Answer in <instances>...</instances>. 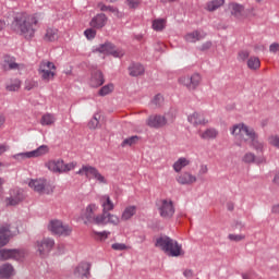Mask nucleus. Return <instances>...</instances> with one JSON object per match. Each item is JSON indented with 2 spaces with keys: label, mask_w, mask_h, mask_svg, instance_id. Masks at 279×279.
Listing matches in <instances>:
<instances>
[{
  "label": "nucleus",
  "mask_w": 279,
  "mask_h": 279,
  "mask_svg": "<svg viewBox=\"0 0 279 279\" xmlns=\"http://www.w3.org/2000/svg\"><path fill=\"white\" fill-rule=\"evenodd\" d=\"M38 25V19L25 12L16 13L13 16L11 23V29L25 38V40H32L36 36V26Z\"/></svg>",
  "instance_id": "obj_1"
},
{
  "label": "nucleus",
  "mask_w": 279,
  "mask_h": 279,
  "mask_svg": "<svg viewBox=\"0 0 279 279\" xmlns=\"http://www.w3.org/2000/svg\"><path fill=\"white\" fill-rule=\"evenodd\" d=\"M155 247L165 252L167 256L172 258H178L179 256H184V250H182V244L178 243L177 240L171 239L168 235H160L156 239Z\"/></svg>",
  "instance_id": "obj_2"
},
{
  "label": "nucleus",
  "mask_w": 279,
  "mask_h": 279,
  "mask_svg": "<svg viewBox=\"0 0 279 279\" xmlns=\"http://www.w3.org/2000/svg\"><path fill=\"white\" fill-rule=\"evenodd\" d=\"M99 207L95 204H89L85 213L83 215L84 223H95L96 226H108V221H106L105 216L102 214L96 215Z\"/></svg>",
  "instance_id": "obj_3"
},
{
  "label": "nucleus",
  "mask_w": 279,
  "mask_h": 279,
  "mask_svg": "<svg viewBox=\"0 0 279 279\" xmlns=\"http://www.w3.org/2000/svg\"><path fill=\"white\" fill-rule=\"evenodd\" d=\"M101 206H102V217H105L107 223L112 226H119L121 223V218L117 215L110 214V210H114V203L110 199V196H101Z\"/></svg>",
  "instance_id": "obj_4"
},
{
  "label": "nucleus",
  "mask_w": 279,
  "mask_h": 279,
  "mask_svg": "<svg viewBox=\"0 0 279 279\" xmlns=\"http://www.w3.org/2000/svg\"><path fill=\"white\" fill-rule=\"evenodd\" d=\"M46 167L49 171H52V173H69V171H73V169L77 167V162L64 163V160L57 159L48 161Z\"/></svg>",
  "instance_id": "obj_5"
},
{
  "label": "nucleus",
  "mask_w": 279,
  "mask_h": 279,
  "mask_svg": "<svg viewBox=\"0 0 279 279\" xmlns=\"http://www.w3.org/2000/svg\"><path fill=\"white\" fill-rule=\"evenodd\" d=\"M56 245V241L51 238H44L41 240H38L35 244L36 252L41 258H47L49 254L51 253V250H53Z\"/></svg>",
  "instance_id": "obj_6"
},
{
  "label": "nucleus",
  "mask_w": 279,
  "mask_h": 279,
  "mask_svg": "<svg viewBox=\"0 0 279 279\" xmlns=\"http://www.w3.org/2000/svg\"><path fill=\"white\" fill-rule=\"evenodd\" d=\"M45 154H49V146L41 145L35 150L26 151V153H20L12 156L14 160H27V158H40V156H45Z\"/></svg>",
  "instance_id": "obj_7"
},
{
  "label": "nucleus",
  "mask_w": 279,
  "mask_h": 279,
  "mask_svg": "<svg viewBox=\"0 0 279 279\" xmlns=\"http://www.w3.org/2000/svg\"><path fill=\"white\" fill-rule=\"evenodd\" d=\"M38 71L43 82H51L56 77V72H53L56 71V64L51 61H43Z\"/></svg>",
  "instance_id": "obj_8"
},
{
  "label": "nucleus",
  "mask_w": 279,
  "mask_h": 279,
  "mask_svg": "<svg viewBox=\"0 0 279 279\" xmlns=\"http://www.w3.org/2000/svg\"><path fill=\"white\" fill-rule=\"evenodd\" d=\"M77 175H86V178H94L99 184H108L106 177L99 173V170L93 166H83L77 172Z\"/></svg>",
  "instance_id": "obj_9"
},
{
  "label": "nucleus",
  "mask_w": 279,
  "mask_h": 279,
  "mask_svg": "<svg viewBox=\"0 0 279 279\" xmlns=\"http://www.w3.org/2000/svg\"><path fill=\"white\" fill-rule=\"evenodd\" d=\"M231 134L239 141H244V143H247V137L254 136V129H250L245 124H235L231 129Z\"/></svg>",
  "instance_id": "obj_10"
},
{
  "label": "nucleus",
  "mask_w": 279,
  "mask_h": 279,
  "mask_svg": "<svg viewBox=\"0 0 279 279\" xmlns=\"http://www.w3.org/2000/svg\"><path fill=\"white\" fill-rule=\"evenodd\" d=\"M48 229L52 234H58L59 236H69L73 232V229L69 225H64L60 220H51Z\"/></svg>",
  "instance_id": "obj_11"
},
{
  "label": "nucleus",
  "mask_w": 279,
  "mask_h": 279,
  "mask_svg": "<svg viewBox=\"0 0 279 279\" xmlns=\"http://www.w3.org/2000/svg\"><path fill=\"white\" fill-rule=\"evenodd\" d=\"M158 210L162 219H171L175 215V207L173 201L161 199L158 204Z\"/></svg>",
  "instance_id": "obj_12"
},
{
  "label": "nucleus",
  "mask_w": 279,
  "mask_h": 279,
  "mask_svg": "<svg viewBox=\"0 0 279 279\" xmlns=\"http://www.w3.org/2000/svg\"><path fill=\"white\" fill-rule=\"evenodd\" d=\"M98 53H106L107 56H113V58H123L124 52L122 50L117 49V47L109 41L101 44L98 48H96Z\"/></svg>",
  "instance_id": "obj_13"
},
{
  "label": "nucleus",
  "mask_w": 279,
  "mask_h": 279,
  "mask_svg": "<svg viewBox=\"0 0 279 279\" xmlns=\"http://www.w3.org/2000/svg\"><path fill=\"white\" fill-rule=\"evenodd\" d=\"M180 84L186 86L189 90H195L202 84V75L194 73L192 76H183L179 78Z\"/></svg>",
  "instance_id": "obj_14"
},
{
  "label": "nucleus",
  "mask_w": 279,
  "mask_h": 279,
  "mask_svg": "<svg viewBox=\"0 0 279 279\" xmlns=\"http://www.w3.org/2000/svg\"><path fill=\"white\" fill-rule=\"evenodd\" d=\"M178 184L183 186H191V184H195L197 182V177L193 175V173L189 171H184L177 175L175 178Z\"/></svg>",
  "instance_id": "obj_15"
},
{
  "label": "nucleus",
  "mask_w": 279,
  "mask_h": 279,
  "mask_svg": "<svg viewBox=\"0 0 279 279\" xmlns=\"http://www.w3.org/2000/svg\"><path fill=\"white\" fill-rule=\"evenodd\" d=\"M10 258L13 260H21V258H23V253L19 250H0V260H10Z\"/></svg>",
  "instance_id": "obj_16"
},
{
  "label": "nucleus",
  "mask_w": 279,
  "mask_h": 279,
  "mask_svg": "<svg viewBox=\"0 0 279 279\" xmlns=\"http://www.w3.org/2000/svg\"><path fill=\"white\" fill-rule=\"evenodd\" d=\"M74 276L81 279L90 278V263L83 262L74 270Z\"/></svg>",
  "instance_id": "obj_17"
},
{
  "label": "nucleus",
  "mask_w": 279,
  "mask_h": 279,
  "mask_svg": "<svg viewBox=\"0 0 279 279\" xmlns=\"http://www.w3.org/2000/svg\"><path fill=\"white\" fill-rule=\"evenodd\" d=\"M229 12L231 16L241 21L243 16H245V7L243 4H239L236 2L229 3Z\"/></svg>",
  "instance_id": "obj_18"
},
{
  "label": "nucleus",
  "mask_w": 279,
  "mask_h": 279,
  "mask_svg": "<svg viewBox=\"0 0 279 279\" xmlns=\"http://www.w3.org/2000/svg\"><path fill=\"white\" fill-rule=\"evenodd\" d=\"M23 201V192L21 190H11L10 197L5 199L7 206H19Z\"/></svg>",
  "instance_id": "obj_19"
},
{
  "label": "nucleus",
  "mask_w": 279,
  "mask_h": 279,
  "mask_svg": "<svg viewBox=\"0 0 279 279\" xmlns=\"http://www.w3.org/2000/svg\"><path fill=\"white\" fill-rule=\"evenodd\" d=\"M147 125L149 128H165L167 125V118L165 116H149L147 119Z\"/></svg>",
  "instance_id": "obj_20"
},
{
  "label": "nucleus",
  "mask_w": 279,
  "mask_h": 279,
  "mask_svg": "<svg viewBox=\"0 0 279 279\" xmlns=\"http://www.w3.org/2000/svg\"><path fill=\"white\" fill-rule=\"evenodd\" d=\"M1 66L3 71H19L21 65L16 63L14 57L4 56Z\"/></svg>",
  "instance_id": "obj_21"
},
{
  "label": "nucleus",
  "mask_w": 279,
  "mask_h": 279,
  "mask_svg": "<svg viewBox=\"0 0 279 279\" xmlns=\"http://www.w3.org/2000/svg\"><path fill=\"white\" fill-rule=\"evenodd\" d=\"M108 23V16L104 13H98L96 16H94L90 21V26L95 29H101L106 27V24Z\"/></svg>",
  "instance_id": "obj_22"
},
{
  "label": "nucleus",
  "mask_w": 279,
  "mask_h": 279,
  "mask_svg": "<svg viewBox=\"0 0 279 279\" xmlns=\"http://www.w3.org/2000/svg\"><path fill=\"white\" fill-rule=\"evenodd\" d=\"M104 82L106 81L104 80V73H101V71L96 70L92 73L89 81L92 88H99V86H104Z\"/></svg>",
  "instance_id": "obj_23"
},
{
  "label": "nucleus",
  "mask_w": 279,
  "mask_h": 279,
  "mask_svg": "<svg viewBox=\"0 0 279 279\" xmlns=\"http://www.w3.org/2000/svg\"><path fill=\"white\" fill-rule=\"evenodd\" d=\"M10 236H12L10 226L0 227V247H3L10 243Z\"/></svg>",
  "instance_id": "obj_24"
},
{
  "label": "nucleus",
  "mask_w": 279,
  "mask_h": 279,
  "mask_svg": "<svg viewBox=\"0 0 279 279\" xmlns=\"http://www.w3.org/2000/svg\"><path fill=\"white\" fill-rule=\"evenodd\" d=\"M28 186L31 189H33L34 191H36L37 193H49L47 192V190L45 189V186H47V181L46 180H32L28 183Z\"/></svg>",
  "instance_id": "obj_25"
},
{
  "label": "nucleus",
  "mask_w": 279,
  "mask_h": 279,
  "mask_svg": "<svg viewBox=\"0 0 279 279\" xmlns=\"http://www.w3.org/2000/svg\"><path fill=\"white\" fill-rule=\"evenodd\" d=\"M184 38L186 43H197V40H204V38H206V33L202 31H194L192 33H187Z\"/></svg>",
  "instance_id": "obj_26"
},
{
  "label": "nucleus",
  "mask_w": 279,
  "mask_h": 279,
  "mask_svg": "<svg viewBox=\"0 0 279 279\" xmlns=\"http://www.w3.org/2000/svg\"><path fill=\"white\" fill-rule=\"evenodd\" d=\"M242 161H244L245 165H252L253 162L255 165H263V162H265V157H256L253 153H246L243 156Z\"/></svg>",
  "instance_id": "obj_27"
},
{
  "label": "nucleus",
  "mask_w": 279,
  "mask_h": 279,
  "mask_svg": "<svg viewBox=\"0 0 279 279\" xmlns=\"http://www.w3.org/2000/svg\"><path fill=\"white\" fill-rule=\"evenodd\" d=\"M187 121L192 123V125H206L208 121L204 118V114L199 112H194L191 116H189Z\"/></svg>",
  "instance_id": "obj_28"
},
{
  "label": "nucleus",
  "mask_w": 279,
  "mask_h": 279,
  "mask_svg": "<svg viewBox=\"0 0 279 279\" xmlns=\"http://www.w3.org/2000/svg\"><path fill=\"white\" fill-rule=\"evenodd\" d=\"M144 73L145 66L141 63H132L129 66V75H131V77H138V75H144Z\"/></svg>",
  "instance_id": "obj_29"
},
{
  "label": "nucleus",
  "mask_w": 279,
  "mask_h": 279,
  "mask_svg": "<svg viewBox=\"0 0 279 279\" xmlns=\"http://www.w3.org/2000/svg\"><path fill=\"white\" fill-rule=\"evenodd\" d=\"M134 215H136V206H128L122 211L120 221H130V219H132Z\"/></svg>",
  "instance_id": "obj_30"
},
{
  "label": "nucleus",
  "mask_w": 279,
  "mask_h": 279,
  "mask_svg": "<svg viewBox=\"0 0 279 279\" xmlns=\"http://www.w3.org/2000/svg\"><path fill=\"white\" fill-rule=\"evenodd\" d=\"M252 147L256 149V151L263 153V143L258 142V136L256 135V132L253 130V136L247 137V142Z\"/></svg>",
  "instance_id": "obj_31"
},
{
  "label": "nucleus",
  "mask_w": 279,
  "mask_h": 279,
  "mask_svg": "<svg viewBox=\"0 0 279 279\" xmlns=\"http://www.w3.org/2000/svg\"><path fill=\"white\" fill-rule=\"evenodd\" d=\"M189 165H191V160L186 157H181L173 163V169L177 173H180L184 167H189Z\"/></svg>",
  "instance_id": "obj_32"
},
{
  "label": "nucleus",
  "mask_w": 279,
  "mask_h": 279,
  "mask_svg": "<svg viewBox=\"0 0 279 279\" xmlns=\"http://www.w3.org/2000/svg\"><path fill=\"white\" fill-rule=\"evenodd\" d=\"M0 276L2 278H12L14 276V267L11 264H4L0 267Z\"/></svg>",
  "instance_id": "obj_33"
},
{
  "label": "nucleus",
  "mask_w": 279,
  "mask_h": 279,
  "mask_svg": "<svg viewBox=\"0 0 279 279\" xmlns=\"http://www.w3.org/2000/svg\"><path fill=\"white\" fill-rule=\"evenodd\" d=\"M44 39L47 43H53L54 40H58V29L47 28Z\"/></svg>",
  "instance_id": "obj_34"
},
{
  "label": "nucleus",
  "mask_w": 279,
  "mask_h": 279,
  "mask_svg": "<svg viewBox=\"0 0 279 279\" xmlns=\"http://www.w3.org/2000/svg\"><path fill=\"white\" fill-rule=\"evenodd\" d=\"M98 8H100L101 12H111L112 14H114V16L121 17V12H119V9L112 7V5H106L104 3H99Z\"/></svg>",
  "instance_id": "obj_35"
},
{
  "label": "nucleus",
  "mask_w": 279,
  "mask_h": 279,
  "mask_svg": "<svg viewBox=\"0 0 279 279\" xmlns=\"http://www.w3.org/2000/svg\"><path fill=\"white\" fill-rule=\"evenodd\" d=\"M219 136V131L216 129H207L205 132L201 134V138L205 141H209L210 138H217Z\"/></svg>",
  "instance_id": "obj_36"
},
{
  "label": "nucleus",
  "mask_w": 279,
  "mask_h": 279,
  "mask_svg": "<svg viewBox=\"0 0 279 279\" xmlns=\"http://www.w3.org/2000/svg\"><path fill=\"white\" fill-rule=\"evenodd\" d=\"M247 66L252 71H256V69H260V59H258V57H251L247 60Z\"/></svg>",
  "instance_id": "obj_37"
},
{
  "label": "nucleus",
  "mask_w": 279,
  "mask_h": 279,
  "mask_svg": "<svg viewBox=\"0 0 279 279\" xmlns=\"http://www.w3.org/2000/svg\"><path fill=\"white\" fill-rule=\"evenodd\" d=\"M226 3V0H213L207 3V10L209 12H215V10H218V8H221Z\"/></svg>",
  "instance_id": "obj_38"
},
{
  "label": "nucleus",
  "mask_w": 279,
  "mask_h": 279,
  "mask_svg": "<svg viewBox=\"0 0 279 279\" xmlns=\"http://www.w3.org/2000/svg\"><path fill=\"white\" fill-rule=\"evenodd\" d=\"M138 141H141V137H138V135H133L131 137L125 138L122 142L121 147H132V145H136Z\"/></svg>",
  "instance_id": "obj_39"
},
{
  "label": "nucleus",
  "mask_w": 279,
  "mask_h": 279,
  "mask_svg": "<svg viewBox=\"0 0 279 279\" xmlns=\"http://www.w3.org/2000/svg\"><path fill=\"white\" fill-rule=\"evenodd\" d=\"M41 125H53L56 123V118L51 113H46L41 117Z\"/></svg>",
  "instance_id": "obj_40"
},
{
  "label": "nucleus",
  "mask_w": 279,
  "mask_h": 279,
  "mask_svg": "<svg viewBox=\"0 0 279 279\" xmlns=\"http://www.w3.org/2000/svg\"><path fill=\"white\" fill-rule=\"evenodd\" d=\"M113 90H114V85L108 84V85L102 86L99 89L98 95L100 97H106V95H110V93H112Z\"/></svg>",
  "instance_id": "obj_41"
},
{
  "label": "nucleus",
  "mask_w": 279,
  "mask_h": 279,
  "mask_svg": "<svg viewBox=\"0 0 279 279\" xmlns=\"http://www.w3.org/2000/svg\"><path fill=\"white\" fill-rule=\"evenodd\" d=\"M165 23L166 21L162 19L155 20L153 22V29H155V32H162V29H165Z\"/></svg>",
  "instance_id": "obj_42"
},
{
  "label": "nucleus",
  "mask_w": 279,
  "mask_h": 279,
  "mask_svg": "<svg viewBox=\"0 0 279 279\" xmlns=\"http://www.w3.org/2000/svg\"><path fill=\"white\" fill-rule=\"evenodd\" d=\"M89 130H97L99 128V114L95 113L93 119L88 122Z\"/></svg>",
  "instance_id": "obj_43"
},
{
  "label": "nucleus",
  "mask_w": 279,
  "mask_h": 279,
  "mask_svg": "<svg viewBox=\"0 0 279 279\" xmlns=\"http://www.w3.org/2000/svg\"><path fill=\"white\" fill-rule=\"evenodd\" d=\"M21 88V81L14 80L10 85H7V90L14 93Z\"/></svg>",
  "instance_id": "obj_44"
},
{
  "label": "nucleus",
  "mask_w": 279,
  "mask_h": 279,
  "mask_svg": "<svg viewBox=\"0 0 279 279\" xmlns=\"http://www.w3.org/2000/svg\"><path fill=\"white\" fill-rule=\"evenodd\" d=\"M165 101V98L162 97V95L158 94L154 97L151 104L153 106H155L156 108H160V106H162Z\"/></svg>",
  "instance_id": "obj_45"
},
{
  "label": "nucleus",
  "mask_w": 279,
  "mask_h": 279,
  "mask_svg": "<svg viewBox=\"0 0 279 279\" xmlns=\"http://www.w3.org/2000/svg\"><path fill=\"white\" fill-rule=\"evenodd\" d=\"M110 234V232H97L94 231V236L97 241H106V239H108V235Z\"/></svg>",
  "instance_id": "obj_46"
},
{
  "label": "nucleus",
  "mask_w": 279,
  "mask_h": 279,
  "mask_svg": "<svg viewBox=\"0 0 279 279\" xmlns=\"http://www.w3.org/2000/svg\"><path fill=\"white\" fill-rule=\"evenodd\" d=\"M229 241H234L235 243H239L240 241H245L244 234H229L228 235Z\"/></svg>",
  "instance_id": "obj_47"
},
{
  "label": "nucleus",
  "mask_w": 279,
  "mask_h": 279,
  "mask_svg": "<svg viewBox=\"0 0 279 279\" xmlns=\"http://www.w3.org/2000/svg\"><path fill=\"white\" fill-rule=\"evenodd\" d=\"M87 40H93V38H95V36H97V31H95L94 28H87L84 32Z\"/></svg>",
  "instance_id": "obj_48"
},
{
  "label": "nucleus",
  "mask_w": 279,
  "mask_h": 279,
  "mask_svg": "<svg viewBox=\"0 0 279 279\" xmlns=\"http://www.w3.org/2000/svg\"><path fill=\"white\" fill-rule=\"evenodd\" d=\"M247 58H250V51L247 50H241L238 54V60H240L241 62H245Z\"/></svg>",
  "instance_id": "obj_49"
},
{
  "label": "nucleus",
  "mask_w": 279,
  "mask_h": 279,
  "mask_svg": "<svg viewBox=\"0 0 279 279\" xmlns=\"http://www.w3.org/2000/svg\"><path fill=\"white\" fill-rule=\"evenodd\" d=\"M269 144L272 145V147H277L279 149V136L278 135H272L268 138Z\"/></svg>",
  "instance_id": "obj_50"
},
{
  "label": "nucleus",
  "mask_w": 279,
  "mask_h": 279,
  "mask_svg": "<svg viewBox=\"0 0 279 279\" xmlns=\"http://www.w3.org/2000/svg\"><path fill=\"white\" fill-rule=\"evenodd\" d=\"M112 250H116L117 252H123V250H128V245L123 243H114L111 245Z\"/></svg>",
  "instance_id": "obj_51"
},
{
  "label": "nucleus",
  "mask_w": 279,
  "mask_h": 279,
  "mask_svg": "<svg viewBox=\"0 0 279 279\" xmlns=\"http://www.w3.org/2000/svg\"><path fill=\"white\" fill-rule=\"evenodd\" d=\"M128 5L132 10H136V8L141 5V0H128Z\"/></svg>",
  "instance_id": "obj_52"
},
{
  "label": "nucleus",
  "mask_w": 279,
  "mask_h": 279,
  "mask_svg": "<svg viewBox=\"0 0 279 279\" xmlns=\"http://www.w3.org/2000/svg\"><path fill=\"white\" fill-rule=\"evenodd\" d=\"M210 47H213V43L211 41H206L205 44H203L199 48L201 51H208V49H210Z\"/></svg>",
  "instance_id": "obj_53"
},
{
  "label": "nucleus",
  "mask_w": 279,
  "mask_h": 279,
  "mask_svg": "<svg viewBox=\"0 0 279 279\" xmlns=\"http://www.w3.org/2000/svg\"><path fill=\"white\" fill-rule=\"evenodd\" d=\"M206 173H208V166L206 165H202L198 171L199 175H206Z\"/></svg>",
  "instance_id": "obj_54"
},
{
  "label": "nucleus",
  "mask_w": 279,
  "mask_h": 279,
  "mask_svg": "<svg viewBox=\"0 0 279 279\" xmlns=\"http://www.w3.org/2000/svg\"><path fill=\"white\" fill-rule=\"evenodd\" d=\"M278 49H279V45L277 43L271 44L269 47V51L271 53H276L278 51Z\"/></svg>",
  "instance_id": "obj_55"
},
{
  "label": "nucleus",
  "mask_w": 279,
  "mask_h": 279,
  "mask_svg": "<svg viewBox=\"0 0 279 279\" xmlns=\"http://www.w3.org/2000/svg\"><path fill=\"white\" fill-rule=\"evenodd\" d=\"M10 149V147L5 144H0V156H2V154H5V151Z\"/></svg>",
  "instance_id": "obj_56"
},
{
  "label": "nucleus",
  "mask_w": 279,
  "mask_h": 279,
  "mask_svg": "<svg viewBox=\"0 0 279 279\" xmlns=\"http://www.w3.org/2000/svg\"><path fill=\"white\" fill-rule=\"evenodd\" d=\"M183 276H184L185 278H193V270H191V269L184 270V271H183Z\"/></svg>",
  "instance_id": "obj_57"
},
{
  "label": "nucleus",
  "mask_w": 279,
  "mask_h": 279,
  "mask_svg": "<svg viewBox=\"0 0 279 279\" xmlns=\"http://www.w3.org/2000/svg\"><path fill=\"white\" fill-rule=\"evenodd\" d=\"M271 213L272 215H279V204L272 205Z\"/></svg>",
  "instance_id": "obj_58"
},
{
  "label": "nucleus",
  "mask_w": 279,
  "mask_h": 279,
  "mask_svg": "<svg viewBox=\"0 0 279 279\" xmlns=\"http://www.w3.org/2000/svg\"><path fill=\"white\" fill-rule=\"evenodd\" d=\"M272 184H275V186H279V172H277L272 179Z\"/></svg>",
  "instance_id": "obj_59"
},
{
  "label": "nucleus",
  "mask_w": 279,
  "mask_h": 279,
  "mask_svg": "<svg viewBox=\"0 0 279 279\" xmlns=\"http://www.w3.org/2000/svg\"><path fill=\"white\" fill-rule=\"evenodd\" d=\"M32 88H34V83L32 82L26 83L25 90H32Z\"/></svg>",
  "instance_id": "obj_60"
},
{
  "label": "nucleus",
  "mask_w": 279,
  "mask_h": 279,
  "mask_svg": "<svg viewBox=\"0 0 279 279\" xmlns=\"http://www.w3.org/2000/svg\"><path fill=\"white\" fill-rule=\"evenodd\" d=\"M227 209L232 213V210H234V203H228L227 204Z\"/></svg>",
  "instance_id": "obj_61"
},
{
  "label": "nucleus",
  "mask_w": 279,
  "mask_h": 279,
  "mask_svg": "<svg viewBox=\"0 0 279 279\" xmlns=\"http://www.w3.org/2000/svg\"><path fill=\"white\" fill-rule=\"evenodd\" d=\"M2 29H5V21L0 20V32H2Z\"/></svg>",
  "instance_id": "obj_62"
},
{
  "label": "nucleus",
  "mask_w": 279,
  "mask_h": 279,
  "mask_svg": "<svg viewBox=\"0 0 279 279\" xmlns=\"http://www.w3.org/2000/svg\"><path fill=\"white\" fill-rule=\"evenodd\" d=\"M3 123H5V119H3V117L0 116V128L3 125Z\"/></svg>",
  "instance_id": "obj_63"
},
{
  "label": "nucleus",
  "mask_w": 279,
  "mask_h": 279,
  "mask_svg": "<svg viewBox=\"0 0 279 279\" xmlns=\"http://www.w3.org/2000/svg\"><path fill=\"white\" fill-rule=\"evenodd\" d=\"M4 182H5V180H3V178H0V189H1V186H3Z\"/></svg>",
  "instance_id": "obj_64"
}]
</instances>
